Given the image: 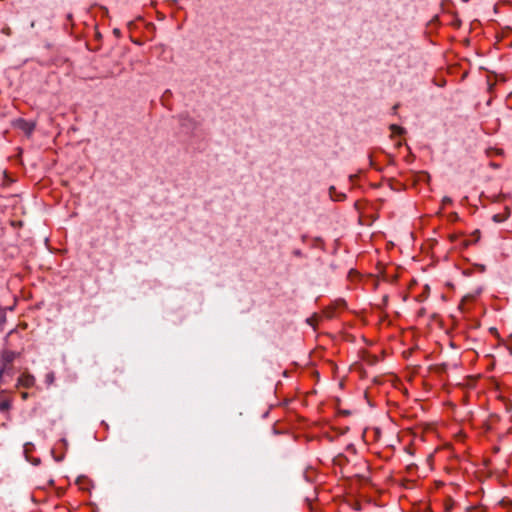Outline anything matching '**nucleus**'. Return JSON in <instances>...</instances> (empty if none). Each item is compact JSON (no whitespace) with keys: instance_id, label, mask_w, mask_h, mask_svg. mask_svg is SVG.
<instances>
[{"instance_id":"obj_1","label":"nucleus","mask_w":512,"mask_h":512,"mask_svg":"<svg viewBox=\"0 0 512 512\" xmlns=\"http://www.w3.org/2000/svg\"><path fill=\"white\" fill-rule=\"evenodd\" d=\"M18 356V354L14 351H11L9 349H5L2 352L1 358H0V381H2L4 374L7 370H10L9 365L15 360V358Z\"/></svg>"},{"instance_id":"obj_2","label":"nucleus","mask_w":512,"mask_h":512,"mask_svg":"<svg viewBox=\"0 0 512 512\" xmlns=\"http://www.w3.org/2000/svg\"><path fill=\"white\" fill-rule=\"evenodd\" d=\"M179 123L186 132H193L199 126V122L194 118L190 117L188 114L179 115Z\"/></svg>"},{"instance_id":"obj_3","label":"nucleus","mask_w":512,"mask_h":512,"mask_svg":"<svg viewBox=\"0 0 512 512\" xmlns=\"http://www.w3.org/2000/svg\"><path fill=\"white\" fill-rule=\"evenodd\" d=\"M14 126L20 130H22L26 135H31L35 129V123L31 121H27L25 119H17L14 122Z\"/></svg>"},{"instance_id":"obj_4","label":"nucleus","mask_w":512,"mask_h":512,"mask_svg":"<svg viewBox=\"0 0 512 512\" xmlns=\"http://www.w3.org/2000/svg\"><path fill=\"white\" fill-rule=\"evenodd\" d=\"M35 381L36 379L32 374L24 372L19 376L17 384L20 387L31 388L35 385Z\"/></svg>"},{"instance_id":"obj_5","label":"nucleus","mask_w":512,"mask_h":512,"mask_svg":"<svg viewBox=\"0 0 512 512\" xmlns=\"http://www.w3.org/2000/svg\"><path fill=\"white\" fill-rule=\"evenodd\" d=\"M329 195L332 200L334 201H341L345 198V195L343 193H337L334 186H331L329 188Z\"/></svg>"},{"instance_id":"obj_6","label":"nucleus","mask_w":512,"mask_h":512,"mask_svg":"<svg viewBox=\"0 0 512 512\" xmlns=\"http://www.w3.org/2000/svg\"><path fill=\"white\" fill-rule=\"evenodd\" d=\"M54 381H55V374H54V372L47 373L46 376H45L46 384L50 386V385H52L54 383Z\"/></svg>"},{"instance_id":"obj_7","label":"nucleus","mask_w":512,"mask_h":512,"mask_svg":"<svg viewBox=\"0 0 512 512\" xmlns=\"http://www.w3.org/2000/svg\"><path fill=\"white\" fill-rule=\"evenodd\" d=\"M11 404L8 400L0 401V412H6L10 409Z\"/></svg>"},{"instance_id":"obj_8","label":"nucleus","mask_w":512,"mask_h":512,"mask_svg":"<svg viewBox=\"0 0 512 512\" xmlns=\"http://www.w3.org/2000/svg\"><path fill=\"white\" fill-rule=\"evenodd\" d=\"M506 219V216H503L501 214H495L493 216V221L496 222V223H501L503 222L504 220Z\"/></svg>"},{"instance_id":"obj_9","label":"nucleus","mask_w":512,"mask_h":512,"mask_svg":"<svg viewBox=\"0 0 512 512\" xmlns=\"http://www.w3.org/2000/svg\"><path fill=\"white\" fill-rule=\"evenodd\" d=\"M391 130L394 132V133H397V134H402L403 133V128H401L400 126H397V125H391Z\"/></svg>"},{"instance_id":"obj_10","label":"nucleus","mask_w":512,"mask_h":512,"mask_svg":"<svg viewBox=\"0 0 512 512\" xmlns=\"http://www.w3.org/2000/svg\"><path fill=\"white\" fill-rule=\"evenodd\" d=\"M5 321H6L5 311L0 308V328L5 323Z\"/></svg>"},{"instance_id":"obj_11","label":"nucleus","mask_w":512,"mask_h":512,"mask_svg":"<svg viewBox=\"0 0 512 512\" xmlns=\"http://www.w3.org/2000/svg\"><path fill=\"white\" fill-rule=\"evenodd\" d=\"M16 333H17V332H16V330H14V329H13V330H11V331L8 333V335H7L6 339H5V342H6V344H7V345H9V340H8V339H9L10 337H12L13 335H15Z\"/></svg>"},{"instance_id":"obj_12","label":"nucleus","mask_w":512,"mask_h":512,"mask_svg":"<svg viewBox=\"0 0 512 512\" xmlns=\"http://www.w3.org/2000/svg\"><path fill=\"white\" fill-rule=\"evenodd\" d=\"M442 203H443L444 205L451 204V203H452V199H451L450 197L445 196V197L442 199Z\"/></svg>"},{"instance_id":"obj_13","label":"nucleus","mask_w":512,"mask_h":512,"mask_svg":"<svg viewBox=\"0 0 512 512\" xmlns=\"http://www.w3.org/2000/svg\"><path fill=\"white\" fill-rule=\"evenodd\" d=\"M307 322H308L310 325L314 326L313 318H308V319H307Z\"/></svg>"},{"instance_id":"obj_14","label":"nucleus","mask_w":512,"mask_h":512,"mask_svg":"<svg viewBox=\"0 0 512 512\" xmlns=\"http://www.w3.org/2000/svg\"><path fill=\"white\" fill-rule=\"evenodd\" d=\"M22 398L23 399H27L28 398V393L27 392H23L22 393Z\"/></svg>"},{"instance_id":"obj_15","label":"nucleus","mask_w":512,"mask_h":512,"mask_svg":"<svg viewBox=\"0 0 512 512\" xmlns=\"http://www.w3.org/2000/svg\"><path fill=\"white\" fill-rule=\"evenodd\" d=\"M114 33H115V34H117V35H119V34H120L119 29H114Z\"/></svg>"},{"instance_id":"obj_16","label":"nucleus","mask_w":512,"mask_h":512,"mask_svg":"<svg viewBox=\"0 0 512 512\" xmlns=\"http://www.w3.org/2000/svg\"><path fill=\"white\" fill-rule=\"evenodd\" d=\"M35 26V22H31V27H34Z\"/></svg>"},{"instance_id":"obj_17","label":"nucleus","mask_w":512,"mask_h":512,"mask_svg":"<svg viewBox=\"0 0 512 512\" xmlns=\"http://www.w3.org/2000/svg\"><path fill=\"white\" fill-rule=\"evenodd\" d=\"M62 442L66 445L67 441L65 439H62Z\"/></svg>"}]
</instances>
